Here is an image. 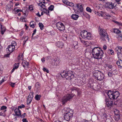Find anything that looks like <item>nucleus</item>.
<instances>
[{
  "instance_id": "44",
  "label": "nucleus",
  "mask_w": 122,
  "mask_h": 122,
  "mask_svg": "<svg viewBox=\"0 0 122 122\" xmlns=\"http://www.w3.org/2000/svg\"><path fill=\"white\" fill-rule=\"evenodd\" d=\"M62 2L65 4L67 5L69 1L67 0H62Z\"/></svg>"
},
{
  "instance_id": "52",
  "label": "nucleus",
  "mask_w": 122,
  "mask_h": 122,
  "mask_svg": "<svg viewBox=\"0 0 122 122\" xmlns=\"http://www.w3.org/2000/svg\"><path fill=\"white\" fill-rule=\"evenodd\" d=\"M111 120L110 119H107L105 121V122H112Z\"/></svg>"
},
{
  "instance_id": "50",
  "label": "nucleus",
  "mask_w": 122,
  "mask_h": 122,
  "mask_svg": "<svg viewBox=\"0 0 122 122\" xmlns=\"http://www.w3.org/2000/svg\"><path fill=\"white\" fill-rule=\"evenodd\" d=\"M28 39V37L27 36H26L25 37V38H24V42L25 43L26 41Z\"/></svg>"
},
{
  "instance_id": "45",
  "label": "nucleus",
  "mask_w": 122,
  "mask_h": 122,
  "mask_svg": "<svg viewBox=\"0 0 122 122\" xmlns=\"http://www.w3.org/2000/svg\"><path fill=\"white\" fill-rule=\"evenodd\" d=\"M102 117H103V118L105 119L107 117V115L105 113H104L103 114Z\"/></svg>"
},
{
  "instance_id": "43",
  "label": "nucleus",
  "mask_w": 122,
  "mask_h": 122,
  "mask_svg": "<svg viewBox=\"0 0 122 122\" xmlns=\"http://www.w3.org/2000/svg\"><path fill=\"white\" fill-rule=\"evenodd\" d=\"M4 77L2 76H0V80L2 82H4L5 81L4 80Z\"/></svg>"
},
{
  "instance_id": "32",
  "label": "nucleus",
  "mask_w": 122,
  "mask_h": 122,
  "mask_svg": "<svg viewBox=\"0 0 122 122\" xmlns=\"http://www.w3.org/2000/svg\"><path fill=\"white\" fill-rule=\"evenodd\" d=\"M79 88L75 87H73L71 89V90L72 92L74 90L76 91L77 92V91H79Z\"/></svg>"
},
{
  "instance_id": "2",
  "label": "nucleus",
  "mask_w": 122,
  "mask_h": 122,
  "mask_svg": "<svg viewBox=\"0 0 122 122\" xmlns=\"http://www.w3.org/2000/svg\"><path fill=\"white\" fill-rule=\"evenodd\" d=\"M61 75L62 78H65L68 80H71L74 77V75L71 71H66L65 70L61 72Z\"/></svg>"
},
{
  "instance_id": "63",
  "label": "nucleus",
  "mask_w": 122,
  "mask_h": 122,
  "mask_svg": "<svg viewBox=\"0 0 122 122\" xmlns=\"http://www.w3.org/2000/svg\"><path fill=\"white\" fill-rule=\"evenodd\" d=\"M97 13H98L97 15L99 16H103V15L102 14H101V13H98V12H97Z\"/></svg>"
},
{
  "instance_id": "17",
  "label": "nucleus",
  "mask_w": 122,
  "mask_h": 122,
  "mask_svg": "<svg viewBox=\"0 0 122 122\" xmlns=\"http://www.w3.org/2000/svg\"><path fill=\"white\" fill-rule=\"evenodd\" d=\"M14 112L15 114V115L17 116L18 117H20L21 115V112L19 108L16 109L14 110Z\"/></svg>"
},
{
  "instance_id": "25",
  "label": "nucleus",
  "mask_w": 122,
  "mask_h": 122,
  "mask_svg": "<svg viewBox=\"0 0 122 122\" xmlns=\"http://www.w3.org/2000/svg\"><path fill=\"white\" fill-rule=\"evenodd\" d=\"M80 41L83 44L86 45V46H89V43L87 41L82 40V39H80Z\"/></svg>"
},
{
  "instance_id": "28",
  "label": "nucleus",
  "mask_w": 122,
  "mask_h": 122,
  "mask_svg": "<svg viewBox=\"0 0 122 122\" xmlns=\"http://www.w3.org/2000/svg\"><path fill=\"white\" fill-rule=\"evenodd\" d=\"M41 96V95H36L35 97V99L37 101L40 100Z\"/></svg>"
},
{
  "instance_id": "24",
  "label": "nucleus",
  "mask_w": 122,
  "mask_h": 122,
  "mask_svg": "<svg viewBox=\"0 0 122 122\" xmlns=\"http://www.w3.org/2000/svg\"><path fill=\"white\" fill-rule=\"evenodd\" d=\"M79 17V16L78 15L74 14H73L71 16V18L75 20H77Z\"/></svg>"
},
{
  "instance_id": "39",
  "label": "nucleus",
  "mask_w": 122,
  "mask_h": 122,
  "mask_svg": "<svg viewBox=\"0 0 122 122\" xmlns=\"http://www.w3.org/2000/svg\"><path fill=\"white\" fill-rule=\"evenodd\" d=\"M67 5H68L71 6H73L74 5V4L70 2L69 1Z\"/></svg>"
},
{
  "instance_id": "9",
  "label": "nucleus",
  "mask_w": 122,
  "mask_h": 122,
  "mask_svg": "<svg viewBox=\"0 0 122 122\" xmlns=\"http://www.w3.org/2000/svg\"><path fill=\"white\" fill-rule=\"evenodd\" d=\"M56 26L57 29L60 31H62L65 29L63 24L61 22H57L56 24Z\"/></svg>"
},
{
  "instance_id": "3",
  "label": "nucleus",
  "mask_w": 122,
  "mask_h": 122,
  "mask_svg": "<svg viewBox=\"0 0 122 122\" xmlns=\"http://www.w3.org/2000/svg\"><path fill=\"white\" fill-rule=\"evenodd\" d=\"M99 34L100 36V38L102 40L105 41L106 40L105 38H106L108 40L109 39L108 34L106 30L103 28L100 29Z\"/></svg>"
},
{
  "instance_id": "26",
  "label": "nucleus",
  "mask_w": 122,
  "mask_h": 122,
  "mask_svg": "<svg viewBox=\"0 0 122 122\" xmlns=\"http://www.w3.org/2000/svg\"><path fill=\"white\" fill-rule=\"evenodd\" d=\"M42 9V10H43V12H44L47 15H49V10H47V9H45L43 7Z\"/></svg>"
},
{
  "instance_id": "12",
  "label": "nucleus",
  "mask_w": 122,
  "mask_h": 122,
  "mask_svg": "<svg viewBox=\"0 0 122 122\" xmlns=\"http://www.w3.org/2000/svg\"><path fill=\"white\" fill-rule=\"evenodd\" d=\"M72 47L75 49H77L78 47V43L77 41H73L71 43Z\"/></svg>"
},
{
  "instance_id": "30",
  "label": "nucleus",
  "mask_w": 122,
  "mask_h": 122,
  "mask_svg": "<svg viewBox=\"0 0 122 122\" xmlns=\"http://www.w3.org/2000/svg\"><path fill=\"white\" fill-rule=\"evenodd\" d=\"M122 48L121 46L117 47L116 50L117 51V52H121Z\"/></svg>"
},
{
  "instance_id": "14",
  "label": "nucleus",
  "mask_w": 122,
  "mask_h": 122,
  "mask_svg": "<svg viewBox=\"0 0 122 122\" xmlns=\"http://www.w3.org/2000/svg\"><path fill=\"white\" fill-rule=\"evenodd\" d=\"M23 14L24 15L23 17H21L20 18V20L22 22H25L26 21L25 20L26 17L27 15H28V13L27 12H25V11H24L25 12L24 13V12L23 11H22Z\"/></svg>"
},
{
  "instance_id": "62",
  "label": "nucleus",
  "mask_w": 122,
  "mask_h": 122,
  "mask_svg": "<svg viewBox=\"0 0 122 122\" xmlns=\"http://www.w3.org/2000/svg\"><path fill=\"white\" fill-rule=\"evenodd\" d=\"M36 29H35L33 31V35H34L35 34V33L36 32Z\"/></svg>"
},
{
  "instance_id": "29",
  "label": "nucleus",
  "mask_w": 122,
  "mask_h": 122,
  "mask_svg": "<svg viewBox=\"0 0 122 122\" xmlns=\"http://www.w3.org/2000/svg\"><path fill=\"white\" fill-rule=\"evenodd\" d=\"M34 23L35 22L33 21L30 22V26L32 28H34L35 27Z\"/></svg>"
},
{
  "instance_id": "40",
  "label": "nucleus",
  "mask_w": 122,
  "mask_h": 122,
  "mask_svg": "<svg viewBox=\"0 0 122 122\" xmlns=\"http://www.w3.org/2000/svg\"><path fill=\"white\" fill-rule=\"evenodd\" d=\"M19 63H15L14 65V67L16 69H17L19 67Z\"/></svg>"
},
{
  "instance_id": "59",
  "label": "nucleus",
  "mask_w": 122,
  "mask_h": 122,
  "mask_svg": "<svg viewBox=\"0 0 122 122\" xmlns=\"http://www.w3.org/2000/svg\"><path fill=\"white\" fill-rule=\"evenodd\" d=\"M24 33V32L22 31H21L20 33V36H22L23 34Z\"/></svg>"
},
{
  "instance_id": "34",
  "label": "nucleus",
  "mask_w": 122,
  "mask_h": 122,
  "mask_svg": "<svg viewBox=\"0 0 122 122\" xmlns=\"http://www.w3.org/2000/svg\"><path fill=\"white\" fill-rule=\"evenodd\" d=\"M54 6L53 5H51L50 7L48 8V9L49 10L52 11L54 9Z\"/></svg>"
},
{
  "instance_id": "46",
  "label": "nucleus",
  "mask_w": 122,
  "mask_h": 122,
  "mask_svg": "<svg viewBox=\"0 0 122 122\" xmlns=\"http://www.w3.org/2000/svg\"><path fill=\"white\" fill-rule=\"evenodd\" d=\"M7 108V107L5 106H3L1 107L0 109L1 110L5 109Z\"/></svg>"
},
{
  "instance_id": "22",
  "label": "nucleus",
  "mask_w": 122,
  "mask_h": 122,
  "mask_svg": "<svg viewBox=\"0 0 122 122\" xmlns=\"http://www.w3.org/2000/svg\"><path fill=\"white\" fill-rule=\"evenodd\" d=\"M117 55L118 57L119 58V60L120 61H121L122 62V54L121 52H117Z\"/></svg>"
},
{
  "instance_id": "36",
  "label": "nucleus",
  "mask_w": 122,
  "mask_h": 122,
  "mask_svg": "<svg viewBox=\"0 0 122 122\" xmlns=\"http://www.w3.org/2000/svg\"><path fill=\"white\" fill-rule=\"evenodd\" d=\"M114 112L115 114L116 115H118L119 114V112L118 110L115 109L114 110Z\"/></svg>"
},
{
  "instance_id": "51",
  "label": "nucleus",
  "mask_w": 122,
  "mask_h": 122,
  "mask_svg": "<svg viewBox=\"0 0 122 122\" xmlns=\"http://www.w3.org/2000/svg\"><path fill=\"white\" fill-rule=\"evenodd\" d=\"M25 107V106L23 104H22L21 106H18V108H24Z\"/></svg>"
},
{
  "instance_id": "1",
  "label": "nucleus",
  "mask_w": 122,
  "mask_h": 122,
  "mask_svg": "<svg viewBox=\"0 0 122 122\" xmlns=\"http://www.w3.org/2000/svg\"><path fill=\"white\" fill-rule=\"evenodd\" d=\"M92 54L94 58L99 59L102 58L103 53L101 49L97 47L94 48L92 49Z\"/></svg>"
},
{
  "instance_id": "49",
  "label": "nucleus",
  "mask_w": 122,
  "mask_h": 122,
  "mask_svg": "<svg viewBox=\"0 0 122 122\" xmlns=\"http://www.w3.org/2000/svg\"><path fill=\"white\" fill-rule=\"evenodd\" d=\"M120 61L119 60L118 61H117V64L118 66H120V63H122L121 61L120 62Z\"/></svg>"
},
{
  "instance_id": "47",
  "label": "nucleus",
  "mask_w": 122,
  "mask_h": 122,
  "mask_svg": "<svg viewBox=\"0 0 122 122\" xmlns=\"http://www.w3.org/2000/svg\"><path fill=\"white\" fill-rule=\"evenodd\" d=\"M108 51L110 52L111 55H114V51L112 50V49H109L108 50Z\"/></svg>"
},
{
  "instance_id": "54",
  "label": "nucleus",
  "mask_w": 122,
  "mask_h": 122,
  "mask_svg": "<svg viewBox=\"0 0 122 122\" xmlns=\"http://www.w3.org/2000/svg\"><path fill=\"white\" fill-rule=\"evenodd\" d=\"M105 16H106L107 17H111V16L109 14H107L106 13H105Z\"/></svg>"
},
{
  "instance_id": "16",
  "label": "nucleus",
  "mask_w": 122,
  "mask_h": 122,
  "mask_svg": "<svg viewBox=\"0 0 122 122\" xmlns=\"http://www.w3.org/2000/svg\"><path fill=\"white\" fill-rule=\"evenodd\" d=\"M15 47V46L10 45L8 46V48L6 49V50L7 51H9L10 52H11L14 50Z\"/></svg>"
},
{
  "instance_id": "21",
  "label": "nucleus",
  "mask_w": 122,
  "mask_h": 122,
  "mask_svg": "<svg viewBox=\"0 0 122 122\" xmlns=\"http://www.w3.org/2000/svg\"><path fill=\"white\" fill-rule=\"evenodd\" d=\"M22 64L23 67H25V66H28L29 63V62H27L25 61L24 60L23 61Z\"/></svg>"
},
{
  "instance_id": "57",
  "label": "nucleus",
  "mask_w": 122,
  "mask_h": 122,
  "mask_svg": "<svg viewBox=\"0 0 122 122\" xmlns=\"http://www.w3.org/2000/svg\"><path fill=\"white\" fill-rule=\"evenodd\" d=\"M23 122H28V121L27 120L26 118H23L22 120Z\"/></svg>"
},
{
  "instance_id": "15",
  "label": "nucleus",
  "mask_w": 122,
  "mask_h": 122,
  "mask_svg": "<svg viewBox=\"0 0 122 122\" xmlns=\"http://www.w3.org/2000/svg\"><path fill=\"white\" fill-rule=\"evenodd\" d=\"M106 104L108 107L112 106L113 104V102L112 100H110L109 101L108 99H105Z\"/></svg>"
},
{
  "instance_id": "27",
  "label": "nucleus",
  "mask_w": 122,
  "mask_h": 122,
  "mask_svg": "<svg viewBox=\"0 0 122 122\" xmlns=\"http://www.w3.org/2000/svg\"><path fill=\"white\" fill-rule=\"evenodd\" d=\"M86 38L88 39H91V33L90 32H87V34L86 35Z\"/></svg>"
},
{
  "instance_id": "58",
  "label": "nucleus",
  "mask_w": 122,
  "mask_h": 122,
  "mask_svg": "<svg viewBox=\"0 0 122 122\" xmlns=\"http://www.w3.org/2000/svg\"><path fill=\"white\" fill-rule=\"evenodd\" d=\"M15 83H11V84H10V85L12 87H14L15 86Z\"/></svg>"
},
{
  "instance_id": "41",
  "label": "nucleus",
  "mask_w": 122,
  "mask_h": 122,
  "mask_svg": "<svg viewBox=\"0 0 122 122\" xmlns=\"http://www.w3.org/2000/svg\"><path fill=\"white\" fill-rule=\"evenodd\" d=\"M43 70L44 72H46L47 73L49 72V70L45 68H44L43 69Z\"/></svg>"
},
{
  "instance_id": "13",
  "label": "nucleus",
  "mask_w": 122,
  "mask_h": 122,
  "mask_svg": "<svg viewBox=\"0 0 122 122\" xmlns=\"http://www.w3.org/2000/svg\"><path fill=\"white\" fill-rule=\"evenodd\" d=\"M51 60L52 62L51 63L52 66H56L58 64H59L60 62L58 59H52Z\"/></svg>"
},
{
  "instance_id": "38",
  "label": "nucleus",
  "mask_w": 122,
  "mask_h": 122,
  "mask_svg": "<svg viewBox=\"0 0 122 122\" xmlns=\"http://www.w3.org/2000/svg\"><path fill=\"white\" fill-rule=\"evenodd\" d=\"M86 10L87 11L90 12H92V10L91 9L88 7H87L86 9Z\"/></svg>"
},
{
  "instance_id": "20",
  "label": "nucleus",
  "mask_w": 122,
  "mask_h": 122,
  "mask_svg": "<svg viewBox=\"0 0 122 122\" xmlns=\"http://www.w3.org/2000/svg\"><path fill=\"white\" fill-rule=\"evenodd\" d=\"M76 7L80 12H81L82 11L83 8L81 5L80 4H78L76 5Z\"/></svg>"
},
{
  "instance_id": "53",
  "label": "nucleus",
  "mask_w": 122,
  "mask_h": 122,
  "mask_svg": "<svg viewBox=\"0 0 122 122\" xmlns=\"http://www.w3.org/2000/svg\"><path fill=\"white\" fill-rule=\"evenodd\" d=\"M38 5L39 6H40L41 7V9H42V8H43V7L42 6L43 3H42V2H41L40 3H39Z\"/></svg>"
},
{
  "instance_id": "18",
  "label": "nucleus",
  "mask_w": 122,
  "mask_h": 122,
  "mask_svg": "<svg viewBox=\"0 0 122 122\" xmlns=\"http://www.w3.org/2000/svg\"><path fill=\"white\" fill-rule=\"evenodd\" d=\"M87 34V31L84 30L81 32V37L83 38H86V35Z\"/></svg>"
},
{
  "instance_id": "56",
  "label": "nucleus",
  "mask_w": 122,
  "mask_h": 122,
  "mask_svg": "<svg viewBox=\"0 0 122 122\" xmlns=\"http://www.w3.org/2000/svg\"><path fill=\"white\" fill-rule=\"evenodd\" d=\"M108 75L109 76H111L112 75V72H109L108 73Z\"/></svg>"
},
{
  "instance_id": "42",
  "label": "nucleus",
  "mask_w": 122,
  "mask_h": 122,
  "mask_svg": "<svg viewBox=\"0 0 122 122\" xmlns=\"http://www.w3.org/2000/svg\"><path fill=\"white\" fill-rule=\"evenodd\" d=\"M16 44L15 42L14 41H13L12 42L11 45L12 46H15L16 45Z\"/></svg>"
},
{
  "instance_id": "31",
  "label": "nucleus",
  "mask_w": 122,
  "mask_h": 122,
  "mask_svg": "<svg viewBox=\"0 0 122 122\" xmlns=\"http://www.w3.org/2000/svg\"><path fill=\"white\" fill-rule=\"evenodd\" d=\"M6 29L4 27H3L1 29V34L3 35L4 34L5 32V31Z\"/></svg>"
},
{
  "instance_id": "48",
  "label": "nucleus",
  "mask_w": 122,
  "mask_h": 122,
  "mask_svg": "<svg viewBox=\"0 0 122 122\" xmlns=\"http://www.w3.org/2000/svg\"><path fill=\"white\" fill-rule=\"evenodd\" d=\"M25 115L26 113H24L22 115H21L20 116V117L21 118H24L25 117Z\"/></svg>"
},
{
  "instance_id": "37",
  "label": "nucleus",
  "mask_w": 122,
  "mask_h": 122,
  "mask_svg": "<svg viewBox=\"0 0 122 122\" xmlns=\"http://www.w3.org/2000/svg\"><path fill=\"white\" fill-rule=\"evenodd\" d=\"M85 16L87 18L89 19L90 17V15L86 13L85 14Z\"/></svg>"
},
{
  "instance_id": "33",
  "label": "nucleus",
  "mask_w": 122,
  "mask_h": 122,
  "mask_svg": "<svg viewBox=\"0 0 122 122\" xmlns=\"http://www.w3.org/2000/svg\"><path fill=\"white\" fill-rule=\"evenodd\" d=\"M39 25L41 29L42 30L44 29V26L43 24L41 23H39Z\"/></svg>"
},
{
  "instance_id": "55",
  "label": "nucleus",
  "mask_w": 122,
  "mask_h": 122,
  "mask_svg": "<svg viewBox=\"0 0 122 122\" xmlns=\"http://www.w3.org/2000/svg\"><path fill=\"white\" fill-rule=\"evenodd\" d=\"M29 10H33V8L32 5L29 6Z\"/></svg>"
},
{
  "instance_id": "10",
  "label": "nucleus",
  "mask_w": 122,
  "mask_h": 122,
  "mask_svg": "<svg viewBox=\"0 0 122 122\" xmlns=\"http://www.w3.org/2000/svg\"><path fill=\"white\" fill-rule=\"evenodd\" d=\"M13 4L12 2L10 1L9 3L6 5V10L8 11H10L12 10V7L13 6Z\"/></svg>"
},
{
  "instance_id": "4",
  "label": "nucleus",
  "mask_w": 122,
  "mask_h": 122,
  "mask_svg": "<svg viewBox=\"0 0 122 122\" xmlns=\"http://www.w3.org/2000/svg\"><path fill=\"white\" fill-rule=\"evenodd\" d=\"M107 94L109 98L111 99H117L120 95L118 91L114 92L111 91L108 92Z\"/></svg>"
},
{
  "instance_id": "6",
  "label": "nucleus",
  "mask_w": 122,
  "mask_h": 122,
  "mask_svg": "<svg viewBox=\"0 0 122 122\" xmlns=\"http://www.w3.org/2000/svg\"><path fill=\"white\" fill-rule=\"evenodd\" d=\"M94 76L95 77V79L101 81L104 79V74L101 72L98 71L94 73Z\"/></svg>"
},
{
  "instance_id": "7",
  "label": "nucleus",
  "mask_w": 122,
  "mask_h": 122,
  "mask_svg": "<svg viewBox=\"0 0 122 122\" xmlns=\"http://www.w3.org/2000/svg\"><path fill=\"white\" fill-rule=\"evenodd\" d=\"M73 114V112L72 110H70V111L67 112L65 113L64 116V119L67 121H69Z\"/></svg>"
},
{
  "instance_id": "23",
  "label": "nucleus",
  "mask_w": 122,
  "mask_h": 122,
  "mask_svg": "<svg viewBox=\"0 0 122 122\" xmlns=\"http://www.w3.org/2000/svg\"><path fill=\"white\" fill-rule=\"evenodd\" d=\"M111 31L112 32H113L114 33L117 34H119L121 33L120 31L118 29L116 28L112 29Z\"/></svg>"
},
{
  "instance_id": "8",
  "label": "nucleus",
  "mask_w": 122,
  "mask_h": 122,
  "mask_svg": "<svg viewBox=\"0 0 122 122\" xmlns=\"http://www.w3.org/2000/svg\"><path fill=\"white\" fill-rule=\"evenodd\" d=\"M34 94V92H30L29 93L27 99V105L29 104L32 101L33 97Z\"/></svg>"
},
{
  "instance_id": "19",
  "label": "nucleus",
  "mask_w": 122,
  "mask_h": 122,
  "mask_svg": "<svg viewBox=\"0 0 122 122\" xmlns=\"http://www.w3.org/2000/svg\"><path fill=\"white\" fill-rule=\"evenodd\" d=\"M63 43L61 42L58 41L56 43V45L59 48H61L64 46Z\"/></svg>"
},
{
  "instance_id": "11",
  "label": "nucleus",
  "mask_w": 122,
  "mask_h": 122,
  "mask_svg": "<svg viewBox=\"0 0 122 122\" xmlns=\"http://www.w3.org/2000/svg\"><path fill=\"white\" fill-rule=\"evenodd\" d=\"M116 5H115L112 2H108L106 4V6L107 8L110 9H113Z\"/></svg>"
},
{
  "instance_id": "35",
  "label": "nucleus",
  "mask_w": 122,
  "mask_h": 122,
  "mask_svg": "<svg viewBox=\"0 0 122 122\" xmlns=\"http://www.w3.org/2000/svg\"><path fill=\"white\" fill-rule=\"evenodd\" d=\"M122 101H118L117 100L116 101V102H115L114 103V104L116 105H117L120 104V103H122Z\"/></svg>"
},
{
  "instance_id": "64",
  "label": "nucleus",
  "mask_w": 122,
  "mask_h": 122,
  "mask_svg": "<svg viewBox=\"0 0 122 122\" xmlns=\"http://www.w3.org/2000/svg\"><path fill=\"white\" fill-rule=\"evenodd\" d=\"M45 59L44 58H43L41 59V61L42 62H44L45 61Z\"/></svg>"
},
{
  "instance_id": "61",
  "label": "nucleus",
  "mask_w": 122,
  "mask_h": 122,
  "mask_svg": "<svg viewBox=\"0 0 122 122\" xmlns=\"http://www.w3.org/2000/svg\"><path fill=\"white\" fill-rule=\"evenodd\" d=\"M107 47L106 45H104L103 47V49L104 50H105L107 49Z\"/></svg>"
},
{
  "instance_id": "5",
  "label": "nucleus",
  "mask_w": 122,
  "mask_h": 122,
  "mask_svg": "<svg viewBox=\"0 0 122 122\" xmlns=\"http://www.w3.org/2000/svg\"><path fill=\"white\" fill-rule=\"evenodd\" d=\"M74 94H67L64 96L61 99L62 102L63 104L69 101L74 96Z\"/></svg>"
},
{
  "instance_id": "60",
  "label": "nucleus",
  "mask_w": 122,
  "mask_h": 122,
  "mask_svg": "<svg viewBox=\"0 0 122 122\" xmlns=\"http://www.w3.org/2000/svg\"><path fill=\"white\" fill-rule=\"evenodd\" d=\"M117 119L118 120H119L120 118V115L119 114L118 115H117Z\"/></svg>"
}]
</instances>
